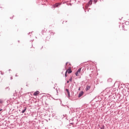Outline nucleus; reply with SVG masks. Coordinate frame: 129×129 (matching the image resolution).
<instances>
[{
	"mask_svg": "<svg viewBox=\"0 0 129 129\" xmlns=\"http://www.w3.org/2000/svg\"><path fill=\"white\" fill-rule=\"evenodd\" d=\"M0 103H3V100H0Z\"/></svg>",
	"mask_w": 129,
	"mask_h": 129,
	"instance_id": "obj_11",
	"label": "nucleus"
},
{
	"mask_svg": "<svg viewBox=\"0 0 129 129\" xmlns=\"http://www.w3.org/2000/svg\"><path fill=\"white\" fill-rule=\"evenodd\" d=\"M101 129H102V128H101Z\"/></svg>",
	"mask_w": 129,
	"mask_h": 129,
	"instance_id": "obj_19",
	"label": "nucleus"
},
{
	"mask_svg": "<svg viewBox=\"0 0 129 129\" xmlns=\"http://www.w3.org/2000/svg\"><path fill=\"white\" fill-rule=\"evenodd\" d=\"M88 4L89 5H92V0H90Z\"/></svg>",
	"mask_w": 129,
	"mask_h": 129,
	"instance_id": "obj_8",
	"label": "nucleus"
},
{
	"mask_svg": "<svg viewBox=\"0 0 129 129\" xmlns=\"http://www.w3.org/2000/svg\"><path fill=\"white\" fill-rule=\"evenodd\" d=\"M26 110H27V108H25L23 110H22V113H25V112H26Z\"/></svg>",
	"mask_w": 129,
	"mask_h": 129,
	"instance_id": "obj_7",
	"label": "nucleus"
},
{
	"mask_svg": "<svg viewBox=\"0 0 129 129\" xmlns=\"http://www.w3.org/2000/svg\"><path fill=\"white\" fill-rule=\"evenodd\" d=\"M84 93V92H83V91H81L80 92V93L79 94V97H81V96H82V95H83Z\"/></svg>",
	"mask_w": 129,
	"mask_h": 129,
	"instance_id": "obj_4",
	"label": "nucleus"
},
{
	"mask_svg": "<svg viewBox=\"0 0 129 129\" xmlns=\"http://www.w3.org/2000/svg\"><path fill=\"white\" fill-rule=\"evenodd\" d=\"M79 90H80V88H79Z\"/></svg>",
	"mask_w": 129,
	"mask_h": 129,
	"instance_id": "obj_17",
	"label": "nucleus"
},
{
	"mask_svg": "<svg viewBox=\"0 0 129 129\" xmlns=\"http://www.w3.org/2000/svg\"><path fill=\"white\" fill-rule=\"evenodd\" d=\"M55 129H57V128H55Z\"/></svg>",
	"mask_w": 129,
	"mask_h": 129,
	"instance_id": "obj_18",
	"label": "nucleus"
},
{
	"mask_svg": "<svg viewBox=\"0 0 129 129\" xmlns=\"http://www.w3.org/2000/svg\"><path fill=\"white\" fill-rule=\"evenodd\" d=\"M55 7H56V8H58V7H59V4H55Z\"/></svg>",
	"mask_w": 129,
	"mask_h": 129,
	"instance_id": "obj_9",
	"label": "nucleus"
},
{
	"mask_svg": "<svg viewBox=\"0 0 129 129\" xmlns=\"http://www.w3.org/2000/svg\"><path fill=\"white\" fill-rule=\"evenodd\" d=\"M70 81H72V78H71V79H70Z\"/></svg>",
	"mask_w": 129,
	"mask_h": 129,
	"instance_id": "obj_13",
	"label": "nucleus"
},
{
	"mask_svg": "<svg viewBox=\"0 0 129 129\" xmlns=\"http://www.w3.org/2000/svg\"><path fill=\"white\" fill-rule=\"evenodd\" d=\"M95 3H97V0H94Z\"/></svg>",
	"mask_w": 129,
	"mask_h": 129,
	"instance_id": "obj_12",
	"label": "nucleus"
},
{
	"mask_svg": "<svg viewBox=\"0 0 129 129\" xmlns=\"http://www.w3.org/2000/svg\"><path fill=\"white\" fill-rule=\"evenodd\" d=\"M66 91H67V93L68 94V96H70V92H69V90H68V89H66Z\"/></svg>",
	"mask_w": 129,
	"mask_h": 129,
	"instance_id": "obj_6",
	"label": "nucleus"
},
{
	"mask_svg": "<svg viewBox=\"0 0 129 129\" xmlns=\"http://www.w3.org/2000/svg\"><path fill=\"white\" fill-rule=\"evenodd\" d=\"M67 73H68L69 74L70 73H72V71H71L70 69H69L68 70H67L65 74L66 77H67Z\"/></svg>",
	"mask_w": 129,
	"mask_h": 129,
	"instance_id": "obj_1",
	"label": "nucleus"
},
{
	"mask_svg": "<svg viewBox=\"0 0 129 129\" xmlns=\"http://www.w3.org/2000/svg\"><path fill=\"white\" fill-rule=\"evenodd\" d=\"M39 94H40V92L39 91H37L34 93L33 95L34 96H37Z\"/></svg>",
	"mask_w": 129,
	"mask_h": 129,
	"instance_id": "obj_3",
	"label": "nucleus"
},
{
	"mask_svg": "<svg viewBox=\"0 0 129 129\" xmlns=\"http://www.w3.org/2000/svg\"><path fill=\"white\" fill-rule=\"evenodd\" d=\"M2 110H3V109H0V111H2Z\"/></svg>",
	"mask_w": 129,
	"mask_h": 129,
	"instance_id": "obj_16",
	"label": "nucleus"
},
{
	"mask_svg": "<svg viewBox=\"0 0 129 129\" xmlns=\"http://www.w3.org/2000/svg\"><path fill=\"white\" fill-rule=\"evenodd\" d=\"M67 83H69V81H67Z\"/></svg>",
	"mask_w": 129,
	"mask_h": 129,
	"instance_id": "obj_15",
	"label": "nucleus"
},
{
	"mask_svg": "<svg viewBox=\"0 0 129 129\" xmlns=\"http://www.w3.org/2000/svg\"><path fill=\"white\" fill-rule=\"evenodd\" d=\"M90 86H87L86 88V91H88V90H89V89H90Z\"/></svg>",
	"mask_w": 129,
	"mask_h": 129,
	"instance_id": "obj_5",
	"label": "nucleus"
},
{
	"mask_svg": "<svg viewBox=\"0 0 129 129\" xmlns=\"http://www.w3.org/2000/svg\"><path fill=\"white\" fill-rule=\"evenodd\" d=\"M108 80H110V81H112V80L111 79H109Z\"/></svg>",
	"mask_w": 129,
	"mask_h": 129,
	"instance_id": "obj_14",
	"label": "nucleus"
},
{
	"mask_svg": "<svg viewBox=\"0 0 129 129\" xmlns=\"http://www.w3.org/2000/svg\"><path fill=\"white\" fill-rule=\"evenodd\" d=\"M81 73V68H80L78 70L77 72L75 73L76 76H79V75Z\"/></svg>",
	"mask_w": 129,
	"mask_h": 129,
	"instance_id": "obj_2",
	"label": "nucleus"
},
{
	"mask_svg": "<svg viewBox=\"0 0 129 129\" xmlns=\"http://www.w3.org/2000/svg\"><path fill=\"white\" fill-rule=\"evenodd\" d=\"M89 4H87V5H86V8H87V7H89Z\"/></svg>",
	"mask_w": 129,
	"mask_h": 129,
	"instance_id": "obj_10",
	"label": "nucleus"
},
{
	"mask_svg": "<svg viewBox=\"0 0 129 129\" xmlns=\"http://www.w3.org/2000/svg\"><path fill=\"white\" fill-rule=\"evenodd\" d=\"M101 129H102V128H101Z\"/></svg>",
	"mask_w": 129,
	"mask_h": 129,
	"instance_id": "obj_20",
	"label": "nucleus"
}]
</instances>
